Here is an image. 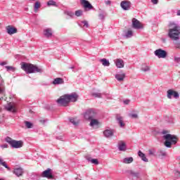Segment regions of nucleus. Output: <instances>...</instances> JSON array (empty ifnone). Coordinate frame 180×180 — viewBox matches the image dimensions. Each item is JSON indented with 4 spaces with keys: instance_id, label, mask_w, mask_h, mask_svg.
<instances>
[{
    "instance_id": "30",
    "label": "nucleus",
    "mask_w": 180,
    "mask_h": 180,
    "mask_svg": "<svg viewBox=\"0 0 180 180\" xmlns=\"http://www.w3.org/2000/svg\"><path fill=\"white\" fill-rule=\"evenodd\" d=\"M133 158L131 157H129L124 158L122 162H124V164H131Z\"/></svg>"
},
{
    "instance_id": "14",
    "label": "nucleus",
    "mask_w": 180,
    "mask_h": 180,
    "mask_svg": "<svg viewBox=\"0 0 180 180\" xmlns=\"http://www.w3.org/2000/svg\"><path fill=\"white\" fill-rule=\"evenodd\" d=\"M120 6L124 11H129L131 6V3L127 1H122L120 3Z\"/></svg>"
},
{
    "instance_id": "23",
    "label": "nucleus",
    "mask_w": 180,
    "mask_h": 180,
    "mask_svg": "<svg viewBox=\"0 0 180 180\" xmlns=\"http://www.w3.org/2000/svg\"><path fill=\"white\" fill-rule=\"evenodd\" d=\"M116 120H117L118 124L121 127H124V126H126V124H124V122H123V117H122L120 115H117Z\"/></svg>"
},
{
    "instance_id": "21",
    "label": "nucleus",
    "mask_w": 180,
    "mask_h": 180,
    "mask_svg": "<svg viewBox=\"0 0 180 180\" xmlns=\"http://www.w3.org/2000/svg\"><path fill=\"white\" fill-rule=\"evenodd\" d=\"M53 85H61L64 84V79L61 77H58L53 79L52 82Z\"/></svg>"
},
{
    "instance_id": "22",
    "label": "nucleus",
    "mask_w": 180,
    "mask_h": 180,
    "mask_svg": "<svg viewBox=\"0 0 180 180\" xmlns=\"http://www.w3.org/2000/svg\"><path fill=\"white\" fill-rule=\"evenodd\" d=\"M115 63L117 68H123L124 67V62L122 59H117Z\"/></svg>"
},
{
    "instance_id": "13",
    "label": "nucleus",
    "mask_w": 180,
    "mask_h": 180,
    "mask_svg": "<svg viewBox=\"0 0 180 180\" xmlns=\"http://www.w3.org/2000/svg\"><path fill=\"white\" fill-rule=\"evenodd\" d=\"M103 134L106 139H110V137H113L115 131L113 129H108L103 131Z\"/></svg>"
},
{
    "instance_id": "27",
    "label": "nucleus",
    "mask_w": 180,
    "mask_h": 180,
    "mask_svg": "<svg viewBox=\"0 0 180 180\" xmlns=\"http://www.w3.org/2000/svg\"><path fill=\"white\" fill-rule=\"evenodd\" d=\"M106 16V13L104 11L101 10L98 18L100 20H105V17Z\"/></svg>"
},
{
    "instance_id": "42",
    "label": "nucleus",
    "mask_w": 180,
    "mask_h": 180,
    "mask_svg": "<svg viewBox=\"0 0 180 180\" xmlns=\"http://www.w3.org/2000/svg\"><path fill=\"white\" fill-rule=\"evenodd\" d=\"M129 117H131V119H137L139 117V115L136 113H130Z\"/></svg>"
},
{
    "instance_id": "33",
    "label": "nucleus",
    "mask_w": 180,
    "mask_h": 180,
    "mask_svg": "<svg viewBox=\"0 0 180 180\" xmlns=\"http://www.w3.org/2000/svg\"><path fill=\"white\" fill-rule=\"evenodd\" d=\"M6 108L8 112H16V110H15V108L12 105H8Z\"/></svg>"
},
{
    "instance_id": "28",
    "label": "nucleus",
    "mask_w": 180,
    "mask_h": 180,
    "mask_svg": "<svg viewBox=\"0 0 180 180\" xmlns=\"http://www.w3.org/2000/svg\"><path fill=\"white\" fill-rule=\"evenodd\" d=\"M101 63H102V65H104V67H109L110 65V63H109V60H108L106 58L101 59Z\"/></svg>"
},
{
    "instance_id": "61",
    "label": "nucleus",
    "mask_w": 180,
    "mask_h": 180,
    "mask_svg": "<svg viewBox=\"0 0 180 180\" xmlns=\"http://www.w3.org/2000/svg\"><path fill=\"white\" fill-rule=\"evenodd\" d=\"M57 139H60V138H58V137H57Z\"/></svg>"
},
{
    "instance_id": "5",
    "label": "nucleus",
    "mask_w": 180,
    "mask_h": 180,
    "mask_svg": "<svg viewBox=\"0 0 180 180\" xmlns=\"http://www.w3.org/2000/svg\"><path fill=\"white\" fill-rule=\"evenodd\" d=\"M84 116L86 120L95 119V117H96V111L92 108H89L85 111Z\"/></svg>"
},
{
    "instance_id": "11",
    "label": "nucleus",
    "mask_w": 180,
    "mask_h": 180,
    "mask_svg": "<svg viewBox=\"0 0 180 180\" xmlns=\"http://www.w3.org/2000/svg\"><path fill=\"white\" fill-rule=\"evenodd\" d=\"M81 4L83 6L85 11H91L94 6L88 0H81Z\"/></svg>"
},
{
    "instance_id": "16",
    "label": "nucleus",
    "mask_w": 180,
    "mask_h": 180,
    "mask_svg": "<svg viewBox=\"0 0 180 180\" xmlns=\"http://www.w3.org/2000/svg\"><path fill=\"white\" fill-rule=\"evenodd\" d=\"M125 78L126 74L123 72H120L115 75V79H117V81H118L119 82L124 81Z\"/></svg>"
},
{
    "instance_id": "45",
    "label": "nucleus",
    "mask_w": 180,
    "mask_h": 180,
    "mask_svg": "<svg viewBox=\"0 0 180 180\" xmlns=\"http://www.w3.org/2000/svg\"><path fill=\"white\" fill-rule=\"evenodd\" d=\"M160 154L162 157H165L167 155V153L164 150H160Z\"/></svg>"
},
{
    "instance_id": "26",
    "label": "nucleus",
    "mask_w": 180,
    "mask_h": 180,
    "mask_svg": "<svg viewBox=\"0 0 180 180\" xmlns=\"http://www.w3.org/2000/svg\"><path fill=\"white\" fill-rule=\"evenodd\" d=\"M91 120L90 126L91 127H94V126H98L99 125V121H98V120L91 118V120Z\"/></svg>"
},
{
    "instance_id": "10",
    "label": "nucleus",
    "mask_w": 180,
    "mask_h": 180,
    "mask_svg": "<svg viewBox=\"0 0 180 180\" xmlns=\"http://www.w3.org/2000/svg\"><path fill=\"white\" fill-rule=\"evenodd\" d=\"M52 170L50 168H48L46 170H44L41 173L42 178H47L48 179H53V173H51Z\"/></svg>"
},
{
    "instance_id": "6",
    "label": "nucleus",
    "mask_w": 180,
    "mask_h": 180,
    "mask_svg": "<svg viewBox=\"0 0 180 180\" xmlns=\"http://www.w3.org/2000/svg\"><path fill=\"white\" fill-rule=\"evenodd\" d=\"M154 54L158 58H166L167 56H168V52L162 49H159L154 51Z\"/></svg>"
},
{
    "instance_id": "12",
    "label": "nucleus",
    "mask_w": 180,
    "mask_h": 180,
    "mask_svg": "<svg viewBox=\"0 0 180 180\" xmlns=\"http://www.w3.org/2000/svg\"><path fill=\"white\" fill-rule=\"evenodd\" d=\"M68 101L70 102H77L78 101V94L77 93H72L70 94H66Z\"/></svg>"
},
{
    "instance_id": "60",
    "label": "nucleus",
    "mask_w": 180,
    "mask_h": 180,
    "mask_svg": "<svg viewBox=\"0 0 180 180\" xmlns=\"http://www.w3.org/2000/svg\"><path fill=\"white\" fill-rule=\"evenodd\" d=\"M0 47H2V46L0 45Z\"/></svg>"
},
{
    "instance_id": "59",
    "label": "nucleus",
    "mask_w": 180,
    "mask_h": 180,
    "mask_svg": "<svg viewBox=\"0 0 180 180\" xmlns=\"http://www.w3.org/2000/svg\"><path fill=\"white\" fill-rule=\"evenodd\" d=\"M41 122H44V120H41Z\"/></svg>"
},
{
    "instance_id": "55",
    "label": "nucleus",
    "mask_w": 180,
    "mask_h": 180,
    "mask_svg": "<svg viewBox=\"0 0 180 180\" xmlns=\"http://www.w3.org/2000/svg\"><path fill=\"white\" fill-rule=\"evenodd\" d=\"M149 154H150V155H153V154H154V153H153V150H149Z\"/></svg>"
},
{
    "instance_id": "47",
    "label": "nucleus",
    "mask_w": 180,
    "mask_h": 180,
    "mask_svg": "<svg viewBox=\"0 0 180 180\" xmlns=\"http://www.w3.org/2000/svg\"><path fill=\"white\" fill-rule=\"evenodd\" d=\"M124 105H129V103H130V100L129 99L124 100Z\"/></svg>"
},
{
    "instance_id": "39",
    "label": "nucleus",
    "mask_w": 180,
    "mask_h": 180,
    "mask_svg": "<svg viewBox=\"0 0 180 180\" xmlns=\"http://www.w3.org/2000/svg\"><path fill=\"white\" fill-rule=\"evenodd\" d=\"M32 179H39L40 178V175L36 174V173H32L31 175Z\"/></svg>"
},
{
    "instance_id": "46",
    "label": "nucleus",
    "mask_w": 180,
    "mask_h": 180,
    "mask_svg": "<svg viewBox=\"0 0 180 180\" xmlns=\"http://www.w3.org/2000/svg\"><path fill=\"white\" fill-rule=\"evenodd\" d=\"M174 61H175V63H177L178 64H179V63H180V58L175 56L174 57Z\"/></svg>"
},
{
    "instance_id": "1",
    "label": "nucleus",
    "mask_w": 180,
    "mask_h": 180,
    "mask_svg": "<svg viewBox=\"0 0 180 180\" xmlns=\"http://www.w3.org/2000/svg\"><path fill=\"white\" fill-rule=\"evenodd\" d=\"M169 32H168V37L172 40H174L176 41L177 40H179V34H180V26L179 24H176L174 22H171L169 24Z\"/></svg>"
},
{
    "instance_id": "4",
    "label": "nucleus",
    "mask_w": 180,
    "mask_h": 180,
    "mask_svg": "<svg viewBox=\"0 0 180 180\" xmlns=\"http://www.w3.org/2000/svg\"><path fill=\"white\" fill-rule=\"evenodd\" d=\"M5 141L8 143L12 148H21V147H23V142L22 141L13 140L9 136L6 137Z\"/></svg>"
},
{
    "instance_id": "56",
    "label": "nucleus",
    "mask_w": 180,
    "mask_h": 180,
    "mask_svg": "<svg viewBox=\"0 0 180 180\" xmlns=\"http://www.w3.org/2000/svg\"><path fill=\"white\" fill-rule=\"evenodd\" d=\"M70 68V70H74V68H75V67L71 66Z\"/></svg>"
},
{
    "instance_id": "25",
    "label": "nucleus",
    "mask_w": 180,
    "mask_h": 180,
    "mask_svg": "<svg viewBox=\"0 0 180 180\" xmlns=\"http://www.w3.org/2000/svg\"><path fill=\"white\" fill-rule=\"evenodd\" d=\"M86 160H87L89 162H91V164H94V165H99V160H98V159H92L91 158L86 157Z\"/></svg>"
},
{
    "instance_id": "31",
    "label": "nucleus",
    "mask_w": 180,
    "mask_h": 180,
    "mask_svg": "<svg viewBox=\"0 0 180 180\" xmlns=\"http://www.w3.org/2000/svg\"><path fill=\"white\" fill-rule=\"evenodd\" d=\"M151 69L150 68V66L147 65H143L142 68H141V71H143V72H148V71H150Z\"/></svg>"
},
{
    "instance_id": "43",
    "label": "nucleus",
    "mask_w": 180,
    "mask_h": 180,
    "mask_svg": "<svg viewBox=\"0 0 180 180\" xmlns=\"http://www.w3.org/2000/svg\"><path fill=\"white\" fill-rule=\"evenodd\" d=\"M6 69L7 71H15V68L12 66H6Z\"/></svg>"
},
{
    "instance_id": "40",
    "label": "nucleus",
    "mask_w": 180,
    "mask_h": 180,
    "mask_svg": "<svg viewBox=\"0 0 180 180\" xmlns=\"http://www.w3.org/2000/svg\"><path fill=\"white\" fill-rule=\"evenodd\" d=\"M39 8H40V2L37 1V2H35L34 6V10L36 11H37V9H39Z\"/></svg>"
},
{
    "instance_id": "52",
    "label": "nucleus",
    "mask_w": 180,
    "mask_h": 180,
    "mask_svg": "<svg viewBox=\"0 0 180 180\" xmlns=\"http://www.w3.org/2000/svg\"><path fill=\"white\" fill-rule=\"evenodd\" d=\"M111 1H105V5H110Z\"/></svg>"
},
{
    "instance_id": "58",
    "label": "nucleus",
    "mask_w": 180,
    "mask_h": 180,
    "mask_svg": "<svg viewBox=\"0 0 180 180\" xmlns=\"http://www.w3.org/2000/svg\"><path fill=\"white\" fill-rule=\"evenodd\" d=\"M0 180H5L4 179H0Z\"/></svg>"
},
{
    "instance_id": "48",
    "label": "nucleus",
    "mask_w": 180,
    "mask_h": 180,
    "mask_svg": "<svg viewBox=\"0 0 180 180\" xmlns=\"http://www.w3.org/2000/svg\"><path fill=\"white\" fill-rule=\"evenodd\" d=\"M151 2L153 5H157V4H158V0H151Z\"/></svg>"
},
{
    "instance_id": "19",
    "label": "nucleus",
    "mask_w": 180,
    "mask_h": 180,
    "mask_svg": "<svg viewBox=\"0 0 180 180\" xmlns=\"http://www.w3.org/2000/svg\"><path fill=\"white\" fill-rule=\"evenodd\" d=\"M118 150L120 151H126L127 148H126V143L123 141H120L118 142Z\"/></svg>"
},
{
    "instance_id": "37",
    "label": "nucleus",
    "mask_w": 180,
    "mask_h": 180,
    "mask_svg": "<svg viewBox=\"0 0 180 180\" xmlns=\"http://www.w3.org/2000/svg\"><path fill=\"white\" fill-rule=\"evenodd\" d=\"M65 15H67L68 16H70V18H74V12L72 11H65Z\"/></svg>"
},
{
    "instance_id": "20",
    "label": "nucleus",
    "mask_w": 180,
    "mask_h": 180,
    "mask_svg": "<svg viewBox=\"0 0 180 180\" xmlns=\"http://www.w3.org/2000/svg\"><path fill=\"white\" fill-rule=\"evenodd\" d=\"M7 33L8 34H15V33L18 32V29L12 27V26H8L6 27Z\"/></svg>"
},
{
    "instance_id": "50",
    "label": "nucleus",
    "mask_w": 180,
    "mask_h": 180,
    "mask_svg": "<svg viewBox=\"0 0 180 180\" xmlns=\"http://www.w3.org/2000/svg\"><path fill=\"white\" fill-rule=\"evenodd\" d=\"M1 148H8V144L5 143L1 145Z\"/></svg>"
},
{
    "instance_id": "15",
    "label": "nucleus",
    "mask_w": 180,
    "mask_h": 180,
    "mask_svg": "<svg viewBox=\"0 0 180 180\" xmlns=\"http://www.w3.org/2000/svg\"><path fill=\"white\" fill-rule=\"evenodd\" d=\"M43 33L46 39H51L53 37V28H46L44 30Z\"/></svg>"
},
{
    "instance_id": "29",
    "label": "nucleus",
    "mask_w": 180,
    "mask_h": 180,
    "mask_svg": "<svg viewBox=\"0 0 180 180\" xmlns=\"http://www.w3.org/2000/svg\"><path fill=\"white\" fill-rule=\"evenodd\" d=\"M4 79H2V76L0 75V94H4V89H2V86H4Z\"/></svg>"
},
{
    "instance_id": "38",
    "label": "nucleus",
    "mask_w": 180,
    "mask_h": 180,
    "mask_svg": "<svg viewBox=\"0 0 180 180\" xmlns=\"http://www.w3.org/2000/svg\"><path fill=\"white\" fill-rule=\"evenodd\" d=\"M92 96H94V98H102V95H103V94L102 93H92Z\"/></svg>"
},
{
    "instance_id": "53",
    "label": "nucleus",
    "mask_w": 180,
    "mask_h": 180,
    "mask_svg": "<svg viewBox=\"0 0 180 180\" xmlns=\"http://www.w3.org/2000/svg\"><path fill=\"white\" fill-rule=\"evenodd\" d=\"M6 62L0 63V65H6Z\"/></svg>"
},
{
    "instance_id": "34",
    "label": "nucleus",
    "mask_w": 180,
    "mask_h": 180,
    "mask_svg": "<svg viewBox=\"0 0 180 180\" xmlns=\"http://www.w3.org/2000/svg\"><path fill=\"white\" fill-rule=\"evenodd\" d=\"M48 6H57V3L53 0H50L47 2Z\"/></svg>"
},
{
    "instance_id": "57",
    "label": "nucleus",
    "mask_w": 180,
    "mask_h": 180,
    "mask_svg": "<svg viewBox=\"0 0 180 180\" xmlns=\"http://www.w3.org/2000/svg\"><path fill=\"white\" fill-rule=\"evenodd\" d=\"M162 134H167V131H163Z\"/></svg>"
},
{
    "instance_id": "8",
    "label": "nucleus",
    "mask_w": 180,
    "mask_h": 180,
    "mask_svg": "<svg viewBox=\"0 0 180 180\" xmlns=\"http://www.w3.org/2000/svg\"><path fill=\"white\" fill-rule=\"evenodd\" d=\"M58 105H60V106H67V105H68L69 101H68V98L67 97V94L61 96L60 98H58L56 101Z\"/></svg>"
},
{
    "instance_id": "54",
    "label": "nucleus",
    "mask_w": 180,
    "mask_h": 180,
    "mask_svg": "<svg viewBox=\"0 0 180 180\" xmlns=\"http://www.w3.org/2000/svg\"><path fill=\"white\" fill-rule=\"evenodd\" d=\"M176 15H177V16H180V10L177 11Z\"/></svg>"
},
{
    "instance_id": "41",
    "label": "nucleus",
    "mask_w": 180,
    "mask_h": 180,
    "mask_svg": "<svg viewBox=\"0 0 180 180\" xmlns=\"http://www.w3.org/2000/svg\"><path fill=\"white\" fill-rule=\"evenodd\" d=\"M70 123H71L72 124H74V126H77V125H78V122H77V121L75 120V119H74V118H70Z\"/></svg>"
},
{
    "instance_id": "36",
    "label": "nucleus",
    "mask_w": 180,
    "mask_h": 180,
    "mask_svg": "<svg viewBox=\"0 0 180 180\" xmlns=\"http://www.w3.org/2000/svg\"><path fill=\"white\" fill-rule=\"evenodd\" d=\"M82 13H84L82 10H78L75 11V15L79 18V16H82Z\"/></svg>"
},
{
    "instance_id": "44",
    "label": "nucleus",
    "mask_w": 180,
    "mask_h": 180,
    "mask_svg": "<svg viewBox=\"0 0 180 180\" xmlns=\"http://www.w3.org/2000/svg\"><path fill=\"white\" fill-rule=\"evenodd\" d=\"M82 25H84V26L85 27H89V24L88 23V21H86V20L82 21Z\"/></svg>"
},
{
    "instance_id": "9",
    "label": "nucleus",
    "mask_w": 180,
    "mask_h": 180,
    "mask_svg": "<svg viewBox=\"0 0 180 180\" xmlns=\"http://www.w3.org/2000/svg\"><path fill=\"white\" fill-rule=\"evenodd\" d=\"M132 27L133 29H136V30H140V29H143V25L141 22L136 18L132 19Z\"/></svg>"
},
{
    "instance_id": "18",
    "label": "nucleus",
    "mask_w": 180,
    "mask_h": 180,
    "mask_svg": "<svg viewBox=\"0 0 180 180\" xmlns=\"http://www.w3.org/2000/svg\"><path fill=\"white\" fill-rule=\"evenodd\" d=\"M127 174H129V175H131V176H132V178H136V179H140V172H139L129 170L127 172Z\"/></svg>"
},
{
    "instance_id": "17",
    "label": "nucleus",
    "mask_w": 180,
    "mask_h": 180,
    "mask_svg": "<svg viewBox=\"0 0 180 180\" xmlns=\"http://www.w3.org/2000/svg\"><path fill=\"white\" fill-rule=\"evenodd\" d=\"M13 172L14 175L19 177V176H22V175H23V174L25 173V171H23V168H22V167H15Z\"/></svg>"
},
{
    "instance_id": "7",
    "label": "nucleus",
    "mask_w": 180,
    "mask_h": 180,
    "mask_svg": "<svg viewBox=\"0 0 180 180\" xmlns=\"http://www.w3.org/2000/svg\"><path fill=\"white\" fill-rule=\"evenodd\" d=\"M167 97L168 99H172V98H174V99H179V93L175 91L174 89H169L167 91Z\"/></svg>"
},
{
    "instance_id": "2",
    "label": "nucleus",
    "mask_w": 180,
    "mask_h": 180,
    "mask_svg": "<svg viewBox=\"0 0 180 180\" xmlns=\"http://www.w3.org/2000/svg\"><path fill=\"white\" fill-rule=\"evenodd\" d=\"M21 68L25 71L26 74H34L36 72H43V69L32 64L23 62L21 65Z\"/></svg>"
},
{
    "instance_id": "51",
    "label": "nucleus",
    "mask_w": 180,
    "mask_h": 180,
    "mask_svg": "<svg viewBox=\"0 0 180 180\" xmlns=\"http://www.w3.org/2000/svg\"><path fill=\"white\" fill-rule=\"evenodd\" d=\"M175 176H180V172L179 171H176Z\"/></svg>"
},
{
    "instance_id": "32",
    "label": "nucleus",
    "mask_w": 180,
    "mask_h": 180,
    "mask_svg": "<svg viewBox=\"0 0 180 180\" xmlns=\"http://www.w3.org/2000/svg\"><path fill=\"white\" fill-rule=\"evenodd\" d=\"M124 37L126 39H130V37H133V31L132 30H128L126 33Z\"/></svg>"
},
{
    "instance_id": "24",
    "label": "nucleus",
    "mask_w": 180,
    "mask_h": 180,
    "mask_svg": "<svg viewBox=\"0 0 180 180\" xmlns=\"http://www.w3.org/2000/svg\"><path fill=\"white\" fill-rule=\"evenodd\" d=\"M138 155L139 157H140L142 161H144V162H148V159L147 158V157H146V154L141 152V150H139Z\"/></svg>"
},
{
    "instance_id": "35",
    "label": "nucleus",
    "mask_w": 180,
    "mask_h": 180,
    "mask_svg": "<svg viewBox=\"0 0 180 180\" xmlns=\"http://www.w3.org/2000/svg\"><path fill=\"white\" fill-rule=\"evenodd\" d=\"M25 124L27 129H32V127H33V124L30 122L25 121Z\"/></svg>"
},
{
    "instance_id": "49",
    "label": "nucleus",
    "mask_w": 180,
    "mask_h": 180,
    "mask_svg": "<svg viewBox=\"0 0 180 180\" xmlns=\"http://www.w3.org/2000/svg\"><path fill=\"white\" fill-rule=\"evenodd\" d=\"M175 45L177 49H180V42H176Z\"/></svg>"
},
{
    "instance_id": "3",
    "label": "nucleus",
    "mask_w": 180,
    "mask_h": 180,
    "mask_svg": "<svg viewBox=\"0 0 180 180\" xmlns=\"http://www.w3.org/2000/svg\"><path fill=\"white\" fill-rule=\"evenodd\" d=\"M163 139H165V146L167 148H171L172 144H176L177 140L176 136L175 135L167 134L163 136Z\"/></svg>"
}]
</instances>
